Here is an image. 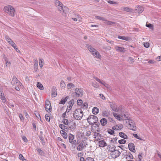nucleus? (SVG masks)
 Masks as SVG:
<instances>
[{"instance_id":"f257e3e1","label":"nucleus","mask_w":161,"mask_h":161,"mask_svg":"<svg viewBox=\"0 0 161 161\" xmlns=\"http://www.w3.org/2000/svg\"><path fill=\"white\" fill-rule=\"evenodd\" d=\"M3 10L10 16L13 17L14 16L15 10L12 6L10 5L5 6Z\"/></svg>"},{"instance_id":"f03ea898","label":"nucleus","mask_w":161,"mask_h":161,"mask_svg":"<svg viewBox=\"0 0 161 161\" xmlns=\"http://www.w3.org/2000/svg\"><path fill=\"white\" fill-rule=\"evenodd\" d=\"M86 47L88 48L89 51L92 53V55L95 57L99 59L101 58V56L98 51L96 50L91 46L88 44H86Z\"/></svg>"},{"instance_id":"7ed1b4c3","label":"nucleus","mask_w":161,"mask_h":161,"mask_svg":"<svg viewBox=\"0 0 161 161\" xmlns=\"http://www.w3.org/2000/svg\"><path fill=\"white\" fill-rule=\"evenodd\" d=\"M83 114L82 110L80 108L76 109L74 111L73 116L75 119L77 120L81 119L83 116Z\"/></svg>"},{"instance_id":"20e7f679","label":"nucleus","mask_w":161,"mask_h":161,"mask_svg":"<svg viewBox=\"0 0 161 161\" xmlns=\"http://www.w3.org/2000/svg\"><path fill=\"white\" fill-rule=\"evenodd\" d=\"M83 92L82 89L76 88L75 89V92L72 93V95L73 97H81L83 95Z\"/></svg>"},{"instance_id":"39448f33","label":"nucleus","mask_w":161,"mask_h":161,"mask_svg":"<svg viewBox=\"0 0 161 161\" xmlns=\"http://www.w3.org/2000/svg\"><path fill=\"white\" fill-rule=\"evenodd\" d=\"M87 121L90 125L94 124L98 121V118L96 116L91 115L88 117Z\"/></svg>"},{"instance_id":"423d86ee","label":"nucleus","mask_w":161,"mask_h":161,"mask_svg":"<svg viewBox=\"0 0 161 161\" xmlns=\"http://www.w3.org/2000/svg\"><path fill=\"white\" fill-rule=\"evenodd\" d=\"M126 123H128V125H127V127L129 129L133 131L136 130V127L133 121L131 120L128 119Z\"/></svg>"},{"instance_id":"0eeeda50","label":"nucleus","mask_w":161,"mask_h":161,"mask_svg":"<svg viewBox=\"0 0 161 161\" xmlns=\"http://www.w3.org/2000/svg\"><path fill=\"white\" fill-rule=\"evenodd\" d=\"M45 110L49 113L51 111V104L48 100H46L45 104Z\"/></svg>"},{"instance_id":"6e6552de","label":"nucleus","mask_w":161,"mask_h":161,"mask_svg":"<svg viewBox=\"0 0 161 161\" xmlns=\"http://www.w3.org/2000/svg\"><path fill=\"white\" fill-rule=\"evenodd\" d=\"M11 83L13 85L17 84L18 86H21L22 84L19 82L15 76H13L12 78Z\"/></svg>"},{"instance_id":"1a4fd4ad","label":"nucleus","mask_w":161,"mask_h":161,"mask_svg":"<svg viewBox=\"0 0 161 161\" xmlns=\"http://www.w3.org/2000/svg\"><path fill=\"white\" fill-rule=\"evenodd\" d=\"M55 5L58 8V10L61 12H62V10L64 8L62 3L58 0H56L55 2Z\"/></svg>"},{"instance_id":"9d476101","label":"nucleus","mask_w":161,"mask_h":161,"mask_svg":"<svg viewBox=\"0 0 161 161\" xmlns=\"http://www.w3.org/2000/svg\"><path fill=\"white\" fill-rule=\"evenodd\" d=\"M120 152L117 150H114L111 153L112 157L114 158H116L118 157L120 155Z\"/></svg>"},{"instance_id":"9b49d317","label":"nucleus","mask_w":161,"mask_h":161,"mask_svg":"<svg viewBox=\"0 0 161 161\" xmlns=\"http://www.w3.org/2000/svg\"><path fill=\"white\" fill-rule=\"evenodd\" d=\"M86 144L83 142H80L77 147L78 151H82L83 148L86 147Z\"/></svg>"},{"instance_id":"f8f14e48","label":"nucleus","mask_w":161,"mask_h":161,"mask_svg":"<svg viewBox=\"0 0 161 161\" xmlns=\"http://www.w3.org/2000/svg\"><path fill=\"white\" fill-rule=\"evenodd\" d=\"M121 10L123 11H125L127 12H136V11L137 10V9H136L135 10L133 9L132 8H130L128 7H122L121 8Z\"/></svg>"},{"instance_id":"ddd939ff","label":"nucleus","mask_w":161,"mask_h":161,"mask_svg":"<svg viewBox=\"0 0 161 161\" xmlns=\"http://www.w3.org/2000/svg\"><path fill=\"white\" fill-rule=\"evenodd\" d=\"M62 10V12L61 13H62L63 15L65 17L67 16V14H68L69 12V9L67 7L64 6Z\"/></svg>"},{"instance_id":"4468645a","label":"nucleus","mask_w":161,"mask_h":161,"mask_svg":"<svg viewBox=\"0 0 161 161\" xmlns=\"http://www.w3.org/2000/svg\"><path fill=\"white\" fill-rule=\"evenodd\" d=\"M93 136L96 141H98L101 139V135L98 133L95 132Z\"/></svg>"},{"instance_id":"2eb2a0df","label":"nucleus","mask_w":161,"mask_h":161,"mask_svg":"<svg viewBox=\"0 0 161 161\" xmlns=\"http://www.w3.org/2000/svg\"><path fill=\"white\" fill-rule=\"evenodd\" d=\"M129 149L132 152L135 153L136 150L135 149L134 144L133 143H129L128 145Z\"/></svg>"},{"instance_id":"dca6fc26","label":"nucleus","mask_w":161,"mask_h":161,"mask_svg":"<svg viewBox=\"0 0 161 161\" xmlns=\"http://www.w3.org/2000/svg\"><path fill=\"white\" fill-rule=\"evenodd\" d=\"M114 48L118 52H125V49L124 47H121L118 46H115Z\"/></svg>"},{"instance_id":"f3484780","label":"nucleus","mask_w":161,"mask_h":161,"mask_svg":"<svg viewBox=\"0 0 161 161\" xmlns=\"http://www.w3.org/2000/svg\"><path fill=\"white\" fill-rule=\"evenodd\" d=\"M98 143L99 147H103L107 145L106 143L103 140L98 142Z\"/></svg>"},{"instance_id":"a211bd4d","label":"nucleus","mask_w":161,"mask_h":161,"mask_svg":"<svg viewBox=\"0 0 161 161\" xmlns=\"http://www.w3.org/2000/svg\"><path fill=\"white\" fill-rule=\"evenodd\" d=\"M123 127V125L122 124L116 125L112 127V129L113 130H121Z\"/></svg>"},{"instance_id":"6ab92c4d","label":"nucleus","mask_w":161,"mask_h":161,"mask_svg":"<svg viewBox=\"0 0 161 161\" xmlns=\"http://www.w3.org/2000/svg\"><path fill=\"white\" fill-rule=\"evenodd\" d=\"M110 115V111L108 110L105 111L103 112V115L104 117H108Z\"/></svg>"},{"instance_id":"aec40b11","label":"nucleus","mask_w":161,"mask_h":161,"mask_svg":"<svg viewBox=\"0 0 161 161\" xmlns=\"http://www.w3.org/2000/svg\"><path fill=\"white\" fill-rule=\"evenodd\" d=\"M100 122L103 126H105L107 123V120L105 118H103L100 120Z\"/></svg>"},{"instance_id":"412c9836","label":"nucleus","mask_w":161,"mask_h":161,"mask_svg":"<svg viewBox=\"0 0 161 161\" xmlns=\"http://www.w3.org/2000/svg\"><path fill=\"white\" fill-rule=\"evenodd\" d=\"M60 133L65 139H66L67 138V134L64 130H61L60 131Z\"/></svg>"},{"instance_id":"4be33fe9","label":"nucleus","mask_w":161,"mask_h":161,"mask_svg":"<svg viewBox=\"0 0 161 161\" xmlns=\"http://www.w3.org/2000/svg\"><path fill=\"white\" fill-rule=\"evenodd\" d=\"M99 111V109L96 107H94L92 109V112L93 114H97L98 113Z\"/></svg>"},{"instance_id":"5701e85b","label":"nucleus","mask_w":161,"mask_h":161,"mask_svg":"<svg viewBox=\"0 0 161 161\" xmlns=\"http://www.w3.org/2000/svg\"><path fill=\"white\" fill-rule=\"evenodd\" d=\"M119 135L122 138L125 139H127L128 138L127 136L123 132H119Z\"/></svg>"},{"instance_id":"b1692460","label":"nucleus","mask_w":161,"mask_h":161,"mask_svg":"<svg viewBox=\"0 0 161 161\" xmlns=\"http://www.w3.org/2000/svg\"><path fill=\"white\" fill-rule=\"evenodd\" d=\"M0 95L1 99L2 100L3 102H5L6 101V98L4 96V94L1 92H0Z\"/></svg>"},{"instance_id":"393cba45","label":"nucleus","mask_w":161,"mask_h":161,"mask_svg":"<svg viewBox=\"0 0 161 161\" xmlns=\"http://www.w3.org/2000/svg\"><path fill=\"white\" fill-rule=\"evenodd\" d=\"M124 107L122 106H120L119 107L118 109H117L116 111L117 112H121L123 114L124 111L123 110Z\"/></svg>"},{"instance_id":"a878e982","label":"nucleus","mask_w":161,"mask_h":161,"mask_svg":"<svg viewBox=\"0 0 161 161\" xmlns=\"http://www.w3.org/2000/svg\"><path fill=\"white\" fill-rule=\"evenodd\" d=\"M69 142L71 143L74 141V136L72 134H70L69 136Z\"/></svg>"},{"instance_id":"bb28decb","label":"nucleus","mask_w":161,"mask_h":161,"mask_svg":"<svg viewBox=\"0 0 161 161\" xmlns=\"http://www.w3.org/2000/svg\"><path fill=\"white\" fill-rule=\"evenodd\" d=\"M118 38L121 39L125 40V41H129V38L128 37L122 36H118Z\"/></svg>"},{"instance_id":"cd10ccee","label":"nucleus","mask_w":161,"mask_h":161,"mask_svg":"<svg viewBox=\"0 0 161 161\" xmlns=\"http://www.w3.org/2000/svg\"><path fill=\"white\" fill-rule=\"evenodd\" d=\"M67 87L68 89H70L74 87L75 86L73 83H69L67 84Z\"/></svg>"},{"instance_id":"c85d7f7f","label":"nucleus","mask_w":161,"mask_h":161,"mask_svg":"<svg viewBox=\"0 0 161 161\" xmlns=\"http://www.w3.org/2000/svg\"><path fill=\"white\" fill-rule=\"evenodd\" d=\"M107 149L109 151L112 152L115 150V148L113 145H108V146Z\"/></svg>"},{"instance_id":"c756f323","label":"nucleus","mask_w":161,"mask_h":161,"mask_svg":"<svg viewBox=\"0 0 161 161\" xmlns=\"http://www.w3.org/2000/svg\"><path fill=\"white\" fill-rule=\"evenodd\" d=\"M74 103V100L72 99L69 101V104L67 106L69 108H71L72 107Z\"/></svg>"},{"instance_id":"7c9ffc66","label":"nucleus","mask_w":161,"mask_h":161,"mask_svg":"<svg viewBox=\"0 0 161 161\" xmlns=\"http://www.w3.org/2000/svg\"><path fill=\"white\" fill-rule=\"evenodd\" d=\"M81 18H80L79 15H75V17L74 18H72V19H73L75 21H76L77 20L79 21H80V19Z\"/></svg>"},{"instance_id":"2f4dec72","label":"nucleus","mask_w":161,"mask_h":161,"mask_svg":"<svg viewBox=\"0 0 161 161\" xmlns=\"http://www.w3.org/2000/svg\"><path fill=\"white\" fill-rule=\"evenodd\" d=\"M51 94L54 97L56 96L57 93L55 88H53L52 89L51 92Z\"/></svg>"},{"instance_id":"473e14b6","label":"nucleus","mask_w":161,"mask_h":161,"mask_svg":"<svg viewBox=\"0 0 161 161\" xmlns=\"http://www.w3.org/2000/svg\"><path fill=\"white\" fill-rule=\"evenodd\" d=\"M37 152L41 156L44 155L45 153L40 148H37L36 149Z\"/></svg>"},{"instance_id":"72a5a7b5","label":"nucleus","mask_w":161,"mask_h":161,"mask_svg":"<svg viewBox=\"0 0 161 161\" xmlns=\"http://www.w3.org/2000/svg\"><path fill=\"white\" fill-rule=\"evenodd\" d=\"M37 86L38 88L40 89L41 90H43V86L42 84L39 82H38L36 85Z\"/></svg>"},{"instance_id":"f704fd0d","label":"nucleus","mask_w":161,"mask_h":161,"mask_svg":"<svg viewBox=\"0 0 161 161\" xmlns=\"http://www.w3.org/2000/svg\"><path fill=\"white\" fill-rule=\"evenodd\" d=\"M5 38L6 40L9 43H11L12 41H13L12 40V39L9 37L8 36H5Z\"/></svg>"},{"instance_id":"c9c22d12","label":"nucleus","mask_w":161,"mask_h":161,"mask_svg":"<svg viewBox=\"0 0 161 161\" xmlns=\"http://www.w3.org/2000/svg\"><path fill=\"white\" fill-rule=\"evenodd\" d=\"M38 62L37 60H35L34 61V69L36 71L38 69Z\"/></svg>"},{"instance_id":"e433bc0d","label":"nucleus","mask_w":161,"mask_h":161,"mask_svg":"<svg viewBox=\"0 0 161 161\" xmlns=\"http://www.w3.org/2000/svg\"><path fill=\"white\" fill-rule=\"evenodd\" d=\"M40 67L42 68L43 66V60L42 59H39V60Z\"/></svg>"},{"instance_id":"4c0bfd02","label":"nucleus","mask_w":161,"mask_h":161,"mask_svg":"<svg viewBox=\"0 0 161 161\" xmlns=\"http://www.w3.org/2000/svg\"><path fill=\"white\" fill-rule=\"evenodd\" d=\"M76 140H74L71 143L72 145V148L73 149L75 148L76 145Z\"/></svg>"},{"instance_id":"58836bf2","label":"nucleus","mask_w":161,"mask_h":161,"mask_svg":"<svg viewBox=\"0 0 161 161\" xmlns=\"http://www.w3.org/2000/svg\"><path fill=\"white\" fill-rule=\"evenodd\" d=\"M67 97H66V98H65L64 99H62L59 102V103L60 104H64L66 102V101H67Z\"/></svg>"},{"instance_id":"ea45409f","label":"nucleus","mask_w":161,"mask_h":161,"mask_svg":"<svg viewBox=\"0 0 161 161\" xmlns=\"http://www.w3.org/2000/svg\"><path fill=\"white\" fill-rule=\"evenodd\" d=\"M66 84L64 82L63 80H61L60 82V86L61 88H63L65 86Z\"/></svg>"},{"instance_id":"a19ab883","label":"nucleus","mask_w":161,"mask_h":161,"mask_svg":"<svg viewBox=\"0 0 161 161\" xmlns=\"http://www.w3.org/2000/svg\"><path fill=\"white\" fill-rule=\"evenodd\" d=\"M138 13H141L144 10V8L142 6H140L138 8Z\"/></svg>"},{"instance_id":"79ce46f5","label":"nucleus","mask_w":161,"mask_h":161,"mask_svg":"<svg viewBox=\"0 0 161 161\" xmlns=\"http://www.w3.org/2000/svg\"><path fill=\"white\" fill-rule=\"evenodd\" d=\"M59 127L61 129H63V130H65V129H67V127L66 126L62 124H60L59 125Z\"/></svg>"},{"instance_id":"37998d69","label":"nucleus","mask_w":161,"mask_h":161,"mask_svg":"<svg viewBox=\"0 0 161 161\" xmlns=\"http://www.w3.org/2000/svg\"><path fill=\"white\" fill-rule=\"evenodd\" d=\"M94 78L97 81V82H99L100 83H101L102 84H104V82L103 80H101L100 79H99L96 77H94Z\"/></svg>"},{"instance_id":"c03bdc74","label":"nucleus","mask_w":161,"mask_h":161,"mask_svg":"<svg viewBox=\"0 0 161 161\" xmlns=\"http://www.w3.org/2000/svg\"><path fill=\"white\" fill-rule=\"evenodd\" d=\"M19 158L20 160H22L23 161H25L26 160V159L24 158V157L21 154H19Z\"/></svg>"},{"instance_id":"a18cd8bd","label":"nucleus","mask_w":161,"mask_h":161,"mask_svg":"<svg viewBox=\"0 0 161 161\" xmlns=\"http://www.w3.org/2000/svg\"><path fill=\"white\" fill-rule=\"evenodd\" d=\"M92 85L95 88H97L99 86L98 84L96 82H92Z\"/></svg>"},{"instance_id":"49530a36","label":"nucleus","mask_w":161,"mask_h":161,"mask_svg":"<svg viewBox=\"0 0 161 161\" xmlns=\"http://www.w3.org/2000/svg\"><path fill=\"white\" fill-rule=\"evenodd\" d=\"M129 61L130 63L132 64L134 62V59L132 57H130L129 58Z\"/></svg>"},{"instance_id":"de8ad7c7","label":"nucleus","mask_w":161,"mask_h":161,"mask_svg":"<svg viewBox=\"0 0 161 161\" xmlns=\"http://www.w3.org/2000/svg\"><path fill=\"white\" fill-rule=\"evenodd\" d=\"M63 122L64 124L66 125H67L69 124L68 120L66 119H64L63 120Z\"/></svg>"},{"instance_id":"09e8293b","label":"nucleus","mask_w":161,"mask_h":161,"mask_svg":"<svg viewBox=\"0 0 161 161\" xmlns=\"http://www.w3.org/2000/svg\"><path fill=\"white\" fill-rule=\"evenodd\" d=\"M118 142L119 143L121 144H125L126 142V141L125 139H121L120 140H119Z\"/></svg>"},{"instance_id":"8fccbe9b","label":"nucleus","mask_w":161,"mask_h":161,"mask_svg":"<svg viewBox=\"0 0 161 161\" xmlns=\"http://www.w3.org/2000/svg\"><path fill=\"white\" fill-rule=\"evenodd\" d=\"M117 119H118L119 120L122 119H123L124 117L123 116H119V115H118L115 118Z\"/></svg>"},{"instance_id":"3c124183","label":"nucleus","mask_w":161,"mask_h":161,"mask_svg":"<svg viewBox=\"0 0 161 161\" xmlns=\"http://www.w3.org/2000/svg\"><path fill=\"white\" fill-rule=\"evenodd\" d=\"M133 135L134 137L136 138V139H139V140L142 139L141 138L140 136H138L137 134L133 133Z\"/></svg>"},{"instance_id":"603ef678","label":"nucleus","mask_w":161,"mask_h":161,"mask_svg":"<svg viewBox=\"0 0 161 161\" xmlns=\"http://www.w3.org/2000/svg\"><path fill=\"white\" fill-rule=\"evenodd\" d=\"M72 124H73L70 126V128L72 129H74L75 128L76 124L75 123H73Z\"/></svg>"},{"instance_id":"864d4df0","label":"nucleus","mask_w":161,"mask_h":161,"mask_svg":"<svg viewBox=\"0 0 161 161\" xmlns=\"http://www.w3.org/2000/svg\"><path fill=\"white\" fill-rule=\"evenodd\" d=\"M106 23L108 25H111L115 24V23L114 22L110 21H108L107 20H106Z\"/></svg>"},{"instance_id":"5fc2aeb1","label":"nucleus","mask_w":161,"mask_h":161,"mask_svg":"<svg viewBox=\"0 0 161 161\" xmlns=\"http://www.w3.org/2000/svg\"><path fill=\"white\" fill-rule=\"evenodd\" d=\"M82 103V100L80 99H79L77 101V104L79 105H80Z\"/></svg>"},{"instance_id":"6e6d98bb","label":"nucleus","mask_w":161,"mask_h":161,"mask_svg":"<svg viewBox=\"0 0 161 161\" xmlns=\"http://www.w3.org/2000/svg\"><path fill=\"white\" fill-rule=\"evenodd\" d=\"M108 132L111 135H113L114 133V131L112 130H108Z\"/></svg>"},{"instance_id":"4d7b16f0","label":"nucleus","mask_w":161,"mask_h":161,"mask_svg":"<svg viewBox=\"0 0 161 161\" xmlns=\"http://www.w3.org/2000/svg\"><path fill=\"white\" fill-rule=\"evenodd\" d=\"M86 161H94V160L93 158L88 157L86 159Z\"/></svg>"},{"instance_id":"13d9d810","label":"nucleus","mask_w":161,"mask_h":161,"mask_svg":"<svg viewBox=\"0 0 161 161\" xmlns=\"http://www.w3.org/2000/svg\"><path fill=\"white\" fill-rule=\"evenodd\" d=\"M96 17L97 19H98L102 20L103 21L105 20V18L103 17H100V16H97Z\"/></svg>"},{"instance_id":"bf43d9fd","label":"nucleus","mask_w":161,"mask_h":161,"mask_svg":"<svg viewBox=\"0 0 161 161\" xmlns=\"http://www.w3.org/2000/svg\"><path fill=\"white\" fill-rule=\"evenodd\" d=\"M91 134V132L90 130H87L86 132L85 135L86 136H88Z\"/></svg>"},{"instance_id":"052dcab7","label":"nucleus","mask_w":161,"mask_h":161,"mask_svg":"<svg viewBox=\"0 0 161 161\" xmlns=\"http://www.w3.org/2000/svg\"><path fill=\"white\" fill-rule=\"evenodd\" d=\"M108 3L111 4H117V3L116 2H114L112 1L109 0L108 1Z\"/></svg>"},{"instance_id":"680f3d73","label":"nucleus","mask_w":161,"mask_h":161,"mask_svg":"<svg viewBox=\"0 0 161 161\" xmlns=\"http://www.w3.org/2000/svg\"><path fill=\"white\" fill-rule=\"evenodd\" d=\"M144 46L146 48H148L149 47V43L148 42H145L144 43Z\"/></svg>"},{"instance_id":"e2e57ef3","label":"nucleus","mask_w":161,"mask_h":161,"mask_svg":"<svg viewBox=\"0 0 161 161\" xmlns=\"http://www.w3.org/2000/svg\"><path fill=\"white\" fill-rule=\"evenodd\" d=\"M45 118L46 121L48 122L50 121V118L49 116H48L47 114L45 115Z\"/></svg>"},{"instance_id":"0e129e2a","label":"nucleus","mask_w":161,"mask_h":161,"mask_svg":"<svg viewBox=\"0 0 161 161\" xmlns=\"http://www.w3.org/2000/svg\"><path fill=\"white\" fill-rule=\"evenodd\" d=\"M6 61V63H5V66H7L9 64H10L11 63L10 62H9L8 61V60L6 59L5 60Z\"/></svg>"},{"instance_id":"69168bd1","label":"nucleus","mask_w":161,"mask_h":161,"mask_svg":"<svg viewBox=\"0 0 161 161\" xmlns=\"http://www.w3.org/2000/svg\"><path fill=\"white\" fill-rule=\"evenodd\" d=\"M13 47H15V44L14 42L13 41H12L11 43H9Z\"/></svg>"},{"instance_id":"338daca9","label":"nucleus","mask_w":161,"mask_h":161,"mask_svg":"<svg viewBox=\"0 0 161 161\" xmlns=\"http://www.w3.org/2000/svg\"><path fill=\"white\" fill-rule=\"evenodd\" d=\"M87 107V103H85L83 104V108H86Z\"/></svg>"},{"instance_id":"774afa93","label":"nucleus","mask_w":161,"mask_h":161,"mask_svg":"<svg viewBox=\"0 0 161 161\" xmlns=\"http://www.w3.org/2000/svg\"><path fill=\"white\" fill-rule=\"evenodd\" d=\"M22 140L25 142H27V140L25 136H23L22 137Z\"/></svg>"}]
</instances>
